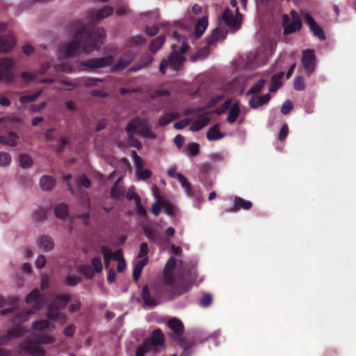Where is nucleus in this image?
<instances>
[{
	"label": "nucleus",
	"instance_id": "bf43d9fd",
	"mask_svg": "<svg viewBox=\"0 0 356 356\" xmlns=\"http://www.w3.org/2000/svg\"><path fill=\"white\" fill-rule=\"evenodd\" d=\"M200 145L197 143H191L188 146V155L195 156L199 154Z\"/></svg>",
	"mask_w": 356,
	"mask_h": 356
},
{
	"label": "nucleus",
	"instance_id": "4468645a",
	"mask_svg": "<svg viewBox=\"0 0 356 356\" xmlns=\"http://www.w3.org/2000/svg\"><path fill=\"white\" fill-rule=\"evenodd\" d=\"M26 332V330L22 326H16L8 329L5 334L0 336V346L8 344L13 339L22 336Z\"/></svg>",
	"mask_w": 356,
	"mask_h": 356
},
{
	"label": "nucleus",
	"instance_id": "e2e57ef3",
	"mask_svg": "<svg viewBox=\"0 0 356 356\" xmlns=\"http://www.w3.org/2000/svg\"><path fill=\"white\" fill-rule=\"evenodd\" d=\"M11 158L6 152H0V166H6L10 164Z\"/></svg>",
	"mask_w": 356,
	"mask_h": 356
},
{
	"label": "nucleus",
	"instance_id": "09e8293b",
	"mask_svg": "<svg viewBox=\"0 0 356 356\" xmlns=\"http://www.w3.org/2000/svg\"><path fill=\"white\" fill-rule=\"evenodd\" d=\"M81 282V278L76 275H72L70 273L67 274L65 282L67 286H74Z\"/></svg>",
	"mask_w": 356,
	"mask_h": 356
},
{
	"label": "nucleus",
	"instance_id": "a19ab883",
	"mask_svg": "<svg viewBox=\"0 0 356 356\" xmlns=\"http://www.w3.org/2000/svg\"><path fill=\"white\" fill-rule=\"evenodd\" d=\"M102 253L104 257V265L108 268L110 265L113 257V251L106 245H102L101 248Z\"/></svg>",
	"mask_w": 356,
	"mask_h": 356
},
{
	"label": "nucleus",
	"instance_id": "9d476101",
	"mask_svg": "<svg viewBox=\"0 0 356 356\" xmlns=\"http://www.w3.org/2000/svg\"><path fill=\"white\" fill-rule=\"evenodd\" d=\"M26 302L28 304H33L32 309L27 312V315H31L42 307L44 303V298L40 293L38 289H35L27 295Z\"/></svg>",
	"mask_w": 356,
	"mask_h": 356
},
{
	"label": "nucleus",
	"instance_id": "a18cd8bd",
	"mask_svg": "<svg viewBox=\"0 0 356 356\" xmlns=\"http://www.w3.org/2000/svg\"><path fill=\"white\" fill-rule=\"evenodd\" d=\"M91 266L95 273H100L103 270V265L101 261V259L97 257H95L92 258L91 261Z\"/></svg>",
	"mask_w": 356,
	"mask_h": 356
},
{
	"label": "nucleus",
	"instance_id": "f257e3e1",
	"mask_svg": "<svg viewBox=\"0 0 356 356\" xmlns=\"http://www.w3.org/2000/svg\"><path fill=\"white\" fill-rule=\"evenodd\" d=\"M106 33L103 28L97 27L92 23H88L82 26L76 33L72 41L65 47L66 57L74 56L81 47L85 53L98 50L104 42Z\"/></svg>",
	"mask_w": 356,
	"mask_h": 356
},
{
	"label": "nucleus",
	"instance_id": "774afa93",
	"mask_svg": "<svg viewBox=\"0 0 356 356\" xmlns=\"http://www.w3.org/2000/svg\"><path fill=\"white\" fill-rule=\"evenodd\" d=\"M47 217V212L43 209H39L34 213V219L35 220L42 221Z\"/></svg>",
	"mask_w": 356,
	"mask_h": 356
},
{
	"label": "nucleus",
	"instance_id": "b1692460",
	"mask_svg": "<svg viewBox=\"0 0 356 356\" xmlns=\"http://www.w3.org/2000/svg\"><path fill=\"white\" fill-rule=\"evenodd\" d=\"M113 11L114 10L111 6H105L96 12H91L90 15L92 19L100 20L111 15Z\"/></svg>",
	"mask_w": 356,
	"mask_h": 356
},
{
	"label": "nucleus",
	"instance_id": "c03bdc74",
	"mask_svg": "<svg viewBox=\"0 0 356 356\" xmlns=\"http://www.w3.org/2000/svg\"><path fill=\"white\" fill-rule=\"evenodd\" d=\"M19 165L22 168H26L32 165V159L27 154H21L19 156Z\"/></svg>",
	"mask_w": 356,
	"mask_h": 356
},
{
	"label": "nucleus",
	"instance_id": "20e7f679",
	"mask_svg": "<svg viewBox=\"0 0 356 356\" xmlns=\"http://www.w3.org/2000/svg\"><path fill=\"white\" fill-rule=\"evenodd\" d=\"M168 287L172 290V296H178L188 291L191 287V284L184 282L170 286L166 284L163 281V284H155L151 286L149 288L150 294L153 298H155V301L157 305L164 297V293Z\"/></svg>",
	"mask_w": 356,
	"mask_h": 356
},
{
	"label": "nucleus",
	"instance_id": "052dcab7",
	"mask_svg": "<svg viewBox=\"0 0 356 356\" xmlns=\"http://www.w3.org/2000/svg\"><path fill=\"white\" fill-rule=\"evenodd\" d=\"M126 197L129 200H134L135 201V203H138L139 201H140V197L138 195H137L136 193H135V188L134 186H131L127 193H126Z\"/></svg>",
	"mask_w": 356,
	"mask_h": 356
},
{
	"label": "nucleus",
	"instance_id": "4d7b16f0",
	"mask_svg": "<svg viewBox=\"0 0 356 356\" xmlns=\"http://www.w3.org/2000/svg\"><path fill=\"white\" fill-rule=\"evenodd\" d=\"M209 47L206 46L200 49H199L195 55L193 56L192 59L193 60L198 59V58H204L207 57L209 54Z\"/></svg>",
	"mask_w": 356,
	"mask_h": 356
},
{
	"label": "nucleus",
	"instance_id": "72a5a7b5",
	"mask_svg": "<svg viewBox=\"0 0 356 356\" xmlns=\"http://www.w3.org/2000/svg\"><path fill=\"white\" fill-rule=\"evenodd\" d=\"M149 259H141L138 261L134 267L133 277L135 281L139 279L143 268L147 264Z\"/></svg>",
	"mask_w": 356,
	"mask_h": 356
},
{
	"label": "nucleus",
	"instance_id": "e433bc0d",
	"mask_svg": "<svg viewBox=\"0 0 356 356\" xmlns=\"http://www.w3.org/2000/svg\"><path fill=\"white\" fill-rule=\"evenodd\" d=\"M209 122V118L207 117L201 116L198 120H195L191 127L192 131H199Z\"/></svg>",
	"mask_w": 356,
	"mask_h": 356
},
{
	"label": "nucleus",
	"instance_id": "6e6d98bb",
	"mask_svg": "<svg viewBox=\"0 0 356 356\" xmlns=\"http://www.w3.org/2000/svg\"><path fill=\"white\" fill-rule=\"evenodd\" d=\"M149 350L148 341H144L143 343L137 348L136 356H144Z\"/></svg>",
	"mask_w": 356,
	"mask_h": 356
},
{
	"label": "nucleus",
	"instance_id": "13d9d810",
	"mask_svg": "<svg viewBox=\"0 0 356 356\" xmlns=\"http://www.w3.org/2000/svg\"><path fill=\"white\" fill-rule=\"evenodd\" d=\"M224 99V95H217L213 97H211L206 104L205 108H209L213 107L216 104H217L219 102L222 101Z\"/></svg>",
	"mask_w": 356,
	"mask_h": 356
},
{
	"label": "nucleus",
	"instance_id": "423d86ee",
	"mask_svg": "<svg viewBox=\"0 0 356 356\" xmlns=\"http://www.w3.org/2000/svg\"><path fill=\"white\" fill-rule=\"evenodd\" d=\"M292 22H290V18L288 15L284 14L282 16V26H284V35H289L300 30L302 27V21L296 10L291 11Z\"/></svg>",
	"mask_w": 356,
	"mask_h": 356
},
{
	"label": "nucleus",
	"instance_id": "2f4dec72",
	"mask_svg": "<svg viewBox=\"0 0 356 356\" xmlns=\"http://www.w3.org/2000/svg\"><path fill=\"white\" fill-rule=\"evenodd\" d=\"M40 184L42 190L51 191L55 185V179L51 176L44 175L40 179Z\"/></svg>",
	"mask_w": 356,
	"mask_h": 356
},
{
	"label": "nucleus",
	"instance_id": "5fc2aeb1",
	"mask_svg": "<svg viewBox=\"0 0 356 356\" xmlns=\"http://www.w3.org/2000/svg\"><path fill=\"white\" fill-rule=\"evenodd\" d=\"M152 172L148 169H140L136 170V175L138 179L145 180L152 176Z\"/></svg>",
	"mask_w": 356,
	"mask_h": 356
},
{
	"label": "nucleus",
	"instance_id": "603ef678",
	"mask_svg": "<svg viewBox=\"0 0 356 356\" xmlns=\"http://www.w3.org/2000/svg\"><path fill=\"white\" fill-rule=\"evenodd\" d=\"M148 245L147 243L143 242L140 243L139 248V252L138 253V258H142V259H149L148 258Z\"/></svg>",
	"mask_w": 356,
	"mask_h": 356
},
{
	"label": "nucleus",
	"instance_id": "37998d69",
	"mask_svg": "<svg viewBox=\"0 0 356 356\" xmlns=\"http://www.w3.org/2000/svg\"><path fill=\"white\" fill-rule=\"evenodd\" d=\"M265 79H260L257 83L253 85L249 90L247 91V95H251L259 92L266 84Z\"/></svg>",
	"mask_w": 356,
	"mask_h": 356
},
{
	"label": "nucleus",
	"instance_id": "f704fd0d",
	"mask_svg": "<svg viewBox=\"0 0 356 356\" xmlns=\"http://www.w3.org/2000/svg\"><path fill=\"white\" fill-rule=\"evenodd\" d=\"M208 26V19L204 17L200 19L195 26V34L197 38H200L204 33Z\"/></svg>",
	"mask_w": 356,
	"mask_h": 356
},
{
	"label": "nucleus",
	"instance_id": "49530a36",
	"mask_svg": "<svg viewBox=\"0 0 356 356\" xmlns=\"http://www.w3.org/2000/svg\"><path fill=\"white\" fill-rule=\"evenodd\" d=\"M42 90H40L38 92H37L34 94H32V95H22L19 98V102L22 104L32 102L35 101L38 97H39V96L42 94Z\"/></svg>",
	"mask_w": 356,
	"mask_h": 356
},
{
	"label": "nucleus",
	"instance_id": "ea45409f",
	"mask_svg": "<svg viewBox=\"0 0 356 356\" xmlns=\"http://www.w3.org/2000/svg\"><path fill=\"white\" fill-rule=\"evenodd\" d=\"M79 271L86 279H92L95 276V271L90 265H81L79 266Z\"/></svg>",
	"mask_w": 356,
	"mask_h": 356
},
{
	"label": "nucleus",
	"instance_id": "1a4fd4ad",
	"mask_svg": "<svg viewBox=\"0 0 356 356\" xmlns=\"http://www.w3.org/2000/svg\"><path fill=\"white\" fill-rule=\"evenodd\" d=\"M14 60L11 58H3L0 59V81L8 83L13 81L15 76L13 72Z\"/></svg>",
	"mask_w": 356,
	"mask_h": 356
},
{
	"label": "nucleus",
	"instance_id": "412c9836",
	"mask_svg": "<svg viewBox=\"0 0 356 356\" xmlns=\"http://www.w3.org/2000/svg\"><path fill=\"white\" fill-rule=\"evenodd\" d=\"M252 207L250 201L245 200L243 198L236 196L234 199L233 206L230 209L231 212H236L240 209L249 210Z\"/></svg>",
	"mask_w": 356,
	"mask_h": 356
},
{
	"label": "nucleus",
	"instance_id": "dca6fc26",
	"mask_svg": "<svg viewBox=\"0 0 356 356\" xmlns=\"http://www.w3.org/2000/svg\"><path fill=\"white\" fill-rule=\"evenodd\" d=\"M176 259L173 257H170L165 265L164 268V282L166 284L172 286L175 284L174 277L172 270L175 267Z\"/></svg>",
	"mask_w": 356,
	"mask_h": 356
},
{
	"label": "nucleus",
	"instance_id": "338daca9",
	"mask_svg": "<svg viewBox=\"0 0 356 356\" xmlns=\"http://www.w3.org/2000/svg\"><path fill=\"white\" fill-rule=\"evenodd\" d=\"M152 56L147 54L140 59L139 63L141 65L142 68H145L148 67L152 63Z\"/></svg>",
	"mask_w": 356,
	"mask_h": 356
},
{
	"label": "nucleus",
	"instance_id": "a211bd4d",
	"mask_svg": "<svg viewBox=\"0 0 356 356\" xmlns=\"http://www.w3.org/2000/svg\"><path fill=\"white\" fill-rule=\"evenodd\" d=\"M222 19L225 23L230 28L238 29L241 26L240 22L234 16L233 12L227 8L222 14Z\"/></svg>",
	"mask_w": 356,
	"mask_h": 356
},
{
	"label": "nucleus",
	"instance_id": "4be33fe9",
	"mask_svg": "<svg viewBox=\"0 0 356 356\" xmlns=\"http://www.w3.org/2000/svg\"><path fill=\"white\" fill-rule=\"evenodd\" d=\"M144 341H148L149 348L150 346H161L164 344V337L162 332L159 329L154 330L151 337Z\"/></svg>",
	"mask_w": 356,
	"mask_h": 356
},
{
	"label": "nucleus",
	"instance_id": "6ab92c4d",
	"mask_svg": "<svg viewBox=\"0 0 356 356\" xmlns=\"http://www.w3.org/2000/svg\"><path fill=\"white\" fill-rule=\"evenodd\" d=\"M271 95L269 93L261 96L255 95L249 100L248 105L252 109H257L268 104Z\"/></svg>",
	"mask_w": 356,
	"mask_h": 356
},
{
	"label": "nucleus",
	"instance_id": "a878e982",
	"mask_svg": "<svg viewBox=\"0 0 356 356\" xmlns=\"http://www.w3.org/2000/svg\"><path fill=\"white\" fill-rule=\"evenodd\" d=\"M141 297L145 306L152 307L157 305L155 298H153L150 294L149 287L147 285L143 286Z\"/></svg>",
	"mask_w": 356,
	"mask_h": 356
},
{
	"label": "nucleus",
	"instance_id": "3c124183",
	"mask_svg": "<svg viewBox=\"0 0 356 356\" xmlns=\"http://www.w3.org/2000/svg\"><path fill=\"white\" fill-rule=\"evenodd\" d=\"M177 177L181 182L182 187L185 189L188 194L191 193V184L187 181L186 177L181 173L177 175Z\"/></svg>",
	"mask_w": 356,
	"mask_h": 356
},
{
	"label": "nucleus",
	"instance_id": "6e6552de",
	"mask_svg": "<svg viewBox=\"0 0 356 356\" xmlns=\"http://www.w3.org/2000/svg\"><path fill=\"white\" fill-rule=\"evenodd\" d=\"M301 63L307 76H310L316 68V56L314 49H307L302 52Z\"/></svg>",
	"mask_w": 356,
	"mask_h": 356
},
{
	"label": "nucleus",
	"instance_id": "f3484780",
	"mask_svg": "<svg viewBox=\"0 0 356 356\" xmlns=\"http://www.w3.org/2000/svg\"><path fill=\"white\" fill-rule=\"evenodd\" d=\"M305 17L307 24L309 25L314 35L316 37L318 38L321 40H325L326 39V37L323 30L316 24V22L313 19L312 15L307 13Z\"/></svg>",
	"mask_w": 356,
	"mask_h": 356
},
{
	"label": "nucleus",
	"instance_id": "ddd939ff",
	"mask_svg": "<svg viewBox=\"0 0 356 356\" xmlns=\"http://www.w3.org/2000/svg\"><path fill=\"white\" fill-rule=\"evenodd\" d=\"M168 325L173 331L170 337L177 341L181 342L183 340L181 335L184 331L183 323L179 319L173 318L168 321Z\"/></svg>",
	"mask_w": 356,
	"mask_h": 356
},
{
	"label": "nucleus",
	"instance_id": "c9c22d12",
	"mask_svg": "<svg viewBox=\"0 0 356 356\" xmlns=\"http://www.w3.org/2000/svg\"><path fill=\"white\" fill-rule=\"evenodd\" d=\"M54 213L56 218L64 220L68 215V207L65 203L56 205L54 208Z\"/></svg>",
	"mask_w": 356,
	"mask_h": 356
},
{
	"label": "nucleus",
	"instance_id": "9b49d317",
	"mask_svg": "<svg viewBox=\"0 0 356 356\" xmlns=\"http://www.w3.org/2000/svg\"><path fill=\"white\" fill-rule=\"evenodd\" d=\"M113 63V58L111 56L87 59L81 63V65L90 69L103 68L111 66Z\"/></svg>",
	"mask_w": 356,
	"mask_h": 356
},
{
	"label": "nucleus",
	"instance_id": "cd10ccee",
	"mask_svg": "<svg viewBox=\"0 0 356 356\" xmlns=\"http://www.w3.org/2000/svg\"><path fill=\"white\" fill-rule=\"evenodd\" d=\"M224 136L225 134L220 131L218 124H216L211 127L207 133V138L210 141L222 138Z\"/></svg>",
	"mask_w": 356,
	"mask_h": 356
},
{
	"label": "nucleus",
	"instance_id": "864d4df0",
	"mask_svg": "<svg viewBox=\"0 0 356 356\" xmlns=\"http://www.w3.org/2000/svg\"><path fill=\"white\" fill-rule=\"evenodd\" d=\"M293 87L296 90L302 91L305 88V79L302 76H298L293 81Z\"/></svg>",
	"mask_w": 356,
	"mask_h": 356
},
{
	"label": "nucleus",
	"instance_id": "f8f14e48",
	"mask_svg": "<svg viewBox=\"0 0 356 356\" xmlns=\"http://www.w3.org/2000/svg\"><path fill=\"white\" fill-rule=\"evenodd\" d=\"M136 57V54L132 51H127L124 53L116 63L111 67V72H117L122 71L132 63Z\"/></svg>",
	"mask_w": 356,
	"mask_h": 356
},
{
	"label": "nucleus",
	"instance_id": "69168bd1",
	"mask_svg": "<svg viewBox=\"0 0 356 356\" xmlns=\"http://www.w3.org/2000/svg\"><path fill=\"white\" fill-rule=\"evenodd\" d=\"M212 302V297L210 294H204L200 300V305L202 307H209Z\"/></svg>",
	"mask_w": 356,
	"mask_h": 356
},
{
	"label": "nucleus",
	"instance_id": "680f3d73",
	"mask_svg": "<svg viewBox=\"0 0 356 356\" xmlns=\"http://www.w3.org/2000/svg\"><path fill=\"white\" fill-rule=\"evenodd\" d=\"M231 104L232 100L227 99L220 107L215 110V113L218 115H222L231 106Z\"/></svg>",
	"mask_w": 356,
	"mask_h": 356
},
{
	"label": "nucleus",
	"instance_id": "aec40b11",
	"mask_svg": "<svg viewBox=\"0 0 356 356\" xmlns=\"http://www.w3.org/2000/svg\"><path fill=\"white\" fill-rule=\"evenodd\" d=\"M32 329L42 333L51 332L55 329V325L48 320H40L33 323Z\"/></svg>",
	"mask_w": 356,
	"mask_h": 356
},
{
	"label": "nucleus",
	"instance_id": "2eb2a0df",
	"mask_svg": "<svg viewBox=\"0 0 356 356\" xmlns=\"http://www.w3.org/2000/svg\"><path fill=\"white\" fill-rule=\"evenodd\" d=\"M16 40L13 33L0 35V52L7 53L13 49Z\"/></svg>",
	"mask_w": 356,
	"mask_h": 356
},
{
	"label": "nucleus",
	"instance_id": "0e129e2a",
	"mask_svg": "<svg viewBox=\"0 0 356 356\" xmlns=\"http://www.w3.org/2000/svg\"><path fill=\"white\" fill-rule=\"evenodd\" d=\"M163 207V200H158L155 203L153 204L151 209V212L154 216H157L161 212V207Z\"/></svg>",
	"mask_w": 356,
	"mask_h": 356
},
{
	"label": "nucleus",
	"instance_id": "7c9ffc66",
	"mask_svg": "<svg viewBox=\"0 0 356 356\" xmlns=\"http://www.w3.org/2000/svg\"><path fill=\"white\" fill-rule=\"evenodd\" d=\"M122 180V177H120L114 183L111 190V197L113 199L119 200L122 198L124 194V191L120 187L119 184Z\"/></svg>",
	"mask_w": 356,
	"mask_h": 356
},
{
	"label": "nucleus",
	"instance_id": "8fccbe9b",
	"mask_svg": "<svg viewBox=\"0 0 356 356\" xmlns=\"http://www.w3.org/2000/svg\"><path fill=\"white\" fill-rule=\"evenodd\" d=\"M131 156L134 158V164H135L136 170H138L140 169H143V167L145 164L144 160L140 156H139L137 154L136 152L134 151V150H133L131 152Z\"/></svg>",
	"mask_w": 356,
	"mask_h": 356
},
{
	"label": "nucleus",
	"instance_id": "bb28decb",
	"mask_svg": "<svg viewBox=\"0 0 356 356\" xmlns=\"http://www.w3.org/2000/svg\"><path fill=\"white\" fill-rule=\"evenodd\" d=\"M284 77V72H280L274 74L271 78V84L268 88L270 92H274L277 90L282 86V79Z\"/></svg>",
	"mask_w": 356,
	"mask_h": 356
},
{
	"label": "nucleus",
	"instance_id": "79ce46f5",
	"mask_svg": "<svg viewBox=\"0 0 356 356\" xmlns=\"http://www.w3.org/2000/svg\"><path fill=\"white\" fill-rule=\"evenodd\" d=\"M104 81V79L86 77L82 79L81 83L86 87H93L98 86L99 83H103Z\"/></svg>",
	"mask_w": 356,
	"mask_h": 356
},
{
	"label": "nucleus",
	"instance_id": "393cba45",
	"mask_svg": "<svg viewBox=\"0 0 356 356\" xmlns=\"http://www.w3.org/2000/svg\"><path fill=\"white\" fill-rule=\"evenodd\" d=\"M226 35V31L220 30V28H216L206 38L207 46L210 47L211 44L218 41L220 37H222V39L225 38Z\"/></svg>",
	"mask_w": 356,
	"mask_h": 356
},
{
	"label": "nucleus",
	"instance_id": "58836bf2",
	"mask_svg": "<svg viewBox=\"0 0 356 356\" xmlns=\"http://www.w3.org/2000/svg\"><path fill=\"white\" fill-rule=\"evenodd\" d=\"M40 244L44 251H50L54 248L53 240L48 236H42L40 238Z\"/></svg>",
	"mask_w": 356,
	"mask_h": 356
},
{
	"label": "nucleus",
	"instance_id": "c756f323",
	"mask_svg": "<svg viewBox=\"0 0 356 356\" xmlns=\"http://www.w3.org/2000/svg\"><path fill=\"white\" fill-rule=\"evenodd\" d=\"M179 118V114L177 112L168 113L163 115H162L159 120V127H165L167 124H170L174 120L178 119Z\"/></svg>",
	"mask_w": 356,
	"mask_h": 356
},
{
	"label": "nucleus",
	"instance_id": "de8ad7c7",
	"mask_svg": "<svg viewBox=\"0 0 356 356\" xmlns=\"http://www.w3.org/2000/svg\"><path fill=\"white\" fill-rule=\"evenodd\" d=\"M58 309H51L50 308V304L47 307V319L49 321H57L59 316L62 312L58 311Z\"/></svg>",
	"mask_w": 356,
	"mask_h": 356
},
{
	"label": "nucleus",
	"instance_id": "c85d7f7f",
	"mask_svg": "<svg viewBox=\"0 0 356 356\" xmlns=\"http://www.w3.org/2000/svg\"><path fill=\"white\" fill-rule=\"evenodd\" d=\"M229 108V111L227 120L229 124H233L236 120L241 111L239 104L234 102Z\"/></svg>",
	"mask_w": 356,
	"mask_h": 356
},
{
	"label": "nucleus",
	"instance_id": "f03ea898",
	"mask_svg": "<svg viewBox=\"0 0 356 356\" xmlns=\"http://www.w3.org/2000/svg\"><path fill=\"white\" fill-rule=\"evenodd\" d=\"M189 46L185 42L182 41V45L179 50L176 49L175 46L173 47L172 52L168 56V58H163L159 65V71L162 74L165 73L168 67L174 71H178L181 69L184 61V55L188 51Z\"/></svg>",
	"mask_w": 356,
	"mask_h": 356
},
{
	"label": "nucleus",
	"instance_id": "473e14b6",
	"mask_svg": "<svg viewBox=\"0 0 356 356\" xmlns=\"http://www.w3.org/2000/svg\"><path fill=\"white\" fill-rule=\"evenodd\" d=\"M18 136L14 131H10L8 136H0V143L14 147L17 145Z\"/></svg>",
	"mask_w": 356,
	"mask_h": 356
},
{
	"label": "nucleus",
	"instance_id": "5701e85b",
	"mask_svg": "<svg viewBox=\"0 0 356 356\" xmlns=\"http://www.w3.org/2000/svg\"><path fill=\"white\" fill-rule=\"evenodd\" d=\"M70 300V296L67 294L57 295L55 299L50 302V308L51 309H63Z\"/></svg>",
	"mask_w": 356,
	"mask_h": 356
},
{
	"label": "nucleus",
	"instance_id": "39448f33",
	"mask_svg": "<svg viewBox=\"0 0 356 356\" xmlns=\"http://www.w3.org/2000/svg\"><path fill=\"white\" fill-rule=\"evenodd\" d=\"M138 128H139L138 133L142 136L151 139L156 138V135L152 131L149 126L147 124L146 120L136 117L132 119L127 125L126 131L129 139H132L138 133Z\"/></svg>",
	"mask_w": 356,
	"mask_h": 356
},
{
	"label": "nucleus",
	"instance_id": "4c0bfd02",
	"mask_svg": "<svg viewBox=\"0 0 356 356\" xmlns=\"http://www.w3.org/2000/svg\"><path fill=\"white\" fill-rule=\"evenodd\" d=\"M165 42V37L163 35H159L154 40H153L149 44V51L155 54L163 46Z\"/></svg>",
	"mask_w": 356,
	"mask_h": 356
},
{
	"label": "nucleus",
	"instance_id": "0eeeda50",
	"mask_svg": "<svg viewBox=\"0 0 356 356\" xmlns=\"http://www.w3.org/2000/svg\"><path fill=\"white\" fill-rule=\"evenodd\" d=\"M157 225L147 224L143 226V232L145 236L158 245H163L170 242L168 237H164L160 233Z\"/></svg>",
	"mask_w": 356,
	"mask_h": 356
},
{
	"label": "nucleus",
	"instance_id": "7ed1b4c3",
	"mask_svg": "<svg viewBox=\"0 0 356 356\" xmlns=\"http://www.w3.org/2000/svg\"><path fill=\"white\" fill-rule=\"evenodd\" d=\"M55 341V338L51 336L40 335L35 337L34 340L26 338L24 342L19 345L20 350L24 353H29L33 356H44L45 351L39 344H51Z\"/></svg>",
	"mask_w": 356,
	"mask_h": 356
}]
</instances>
